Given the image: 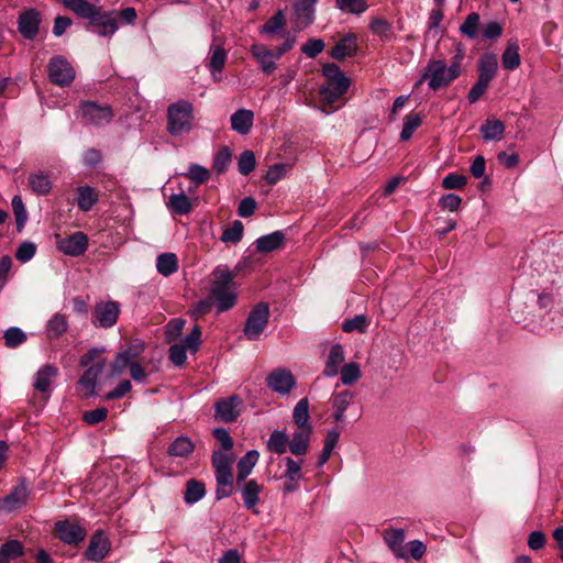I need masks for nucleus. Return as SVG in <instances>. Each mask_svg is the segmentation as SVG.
Segmentation results:
<instances>
[{
  "mask_svg": "<svg viewBox=\"0 0 563 563\" xmlns=\"http://www.w3.org/2000/svg\"><path fill=\"white\" fill-rule=\"evenodd\" d=\"M289 446V438L285 431L274 430L267 441V449L276 454H284Z\"/></svg>",
  "mask_w": 563,
  "mask_h": 563,
  "instance_id": "obj_42",
  "label": "nucleus"
},
{
  "mask_svg": "<svg viewBox=\"0 0 563 563\" xmlns=\"http://www.w3.org/2000/svg\"><path fill=\"white\" fill-rule=\"evenodd\" d=\"M131 363H133L132 358L120 350L111 364V376L121 375Z\"/></svg>",
  "mask_w": 563,
  "mask_h": 563,
  "instance_id": "obj_62",
  "label": "nucleus"
},
{
  "mask_svg": "<svg viewBox=\"0 0 563 563\" xmlns=\"http://www.w3.org/2000/svg\"><path fill=\"white\" fill-rule=\"evenodd\" d=\"M231 158V152L227 146L220 148L214 156L212 168L217 174H223L228 169Z\"/></svg>",
  "mask_w": 563,
  "mask_h": 563,
  "instance_id": "obj_54",
  "label": "nucleus"
},
{
  "mask_svg": "<svg viewBox=\"0 0 563 563\" xmlns=\"http://www.w3.org/2000/svg\"><path fill=\"white\" fill-rule=\"evenodd\" d=\"M110 551V541L102 531H97L90 539L85 552L86 559L93 562L102 561Z\"/></svg>",
  "mask_w": 563,
  "mask_h": 563,
  "instance_id": "obj_15",
  "label": "nucleus"
},
{
  "mask_svg": "<svg viewBox=\"0 0 563 563\" xmlns=\"http://www.w3.org/2000/svg\"><path fill=\"white\" fill-rule=\"evenodd\" d=\"M350 80L328 81L319 90V96L324 106H332L349 89Z\"/></svg>",
  "mask_w": 563,
  "mask_h": 563,
  "instance_id": "obj_18",
  "label": "nucleus"
},
{
  "mask_svg": "<svg viewBox=\"0 0 563 563\" xmlns=\"http://www.w3.org/2000/svg\"><path fill=\"white\" fill-rule=\"evenodd\" d=\"M255 164H256V161H255L254 153L250 150L244 151L240 155L239 162H238V167H239L240 174H242L244 176L249 175L251 172L254 170Z\"/></svg>",
  "mask_w": 563,
  "mask_h": 563,
  "instance_id": "obj_57",
  "label": "nucleus"
},
{
  "mask_svg": "<svg viewBox=\"0 0 563 563\" xmlns=\"http://www.w3.org/2000/svg\"><path fill=\"white\" fill-rule=\"evenodd\" d=\"M250 52L263 73L271 75L275 71L277 66L272 57L271 48L268 46L255 43L251 46Z\"/></svg>",
  "mask_w": 563,
  "mask_h": 563,
  "instance_id": "obj_22",
  "label": "nucleus"
},
{
  "mask_svg": "<svg viewBox=\"0 0 563 563\" xmlns=\"http://www.w3.org/2000/svg\"><path fill=\"white\" fill-rule=\"evenodd\" d=\"M187 176L198 186L206 183L210 177V172L198 164H191Z\"/></svg>",
  "mask_w": 563,
  "mask_h": 563,
  "instance_id": "obj_64",
  "label": "nucleus"
},
{
  "mask_svg": "<svg viewBox=\"0 0 563 563\" xmlns=\"http://www.w3.org/2000/svg\"><path fill=\"white\" fill-rule=\"evenodd\" d=\"M184 325H185V320H183L180 318L172 319L166 325V331H165L166 341L168 343H173L174 341H176L180 336V334L184 330Z\"/></svg>",
  "mask_w": 563,
  "mask_h": 563,
  "instance_id": "obj_58",
  "label": "nucleus"
},
{
  "mask_svg": "<svg viewBox=\"0 0 563 563\" xmlns=\"http://www.w3.org/2000/svg\"><path fill=\"white\" fill-rule=\"evenodd\" d=\"M309 401L307 398H301L295 406L292 411L294 423L298 428H309Z\"/></svg>",
  "mask_w": 563,
  "mask_h": 563,
  "instance_id": "obj_44",
  "label": "nucleus"
},
{
  "mask_svg": "<svg viewBox=\"0 0 563 563\" xmlns=\"http://www.w3.org/2000/svg\"><path fill=\"white\" fill-rule=\"evenodd\" d=\"M194 106L187 100H178L167 109V130L172 135H180L191 130Z\"/></svg>",
  "mask_w": 563,
  "mask_h": 563,
  "instance_id": "obj_4",
  "label": "nucleus"
},
{
  "mask_svg": "<svg viewBox=\"0 0 563 563\" xmlns=\"http://www.w3.org/2000/svg\"><path fill=\"white\" fill-rule=\"evenodd\" d=\"M26 334L18 327H11L4 332V344L7 347L15 349L26 341Z\"/></svg>",
  "mask_w": 563,
  "mask_h": 563,
  "instance_id": "obj_53",
  "label": "nucleus"
},
{
  "mask_svg": "<svg viewBox=\"0 0 563 563\" xmlns=\"http://www.w3.org/2000/svg\"><path fill=\"white\" fill-rule=\"evenodd\" d=\"M30 494L31 490L25 478H21L19 484L2 499V508L11 512L24 507L29 500Z\"/></svg>",
  "mask_w": 563,
  "mask_h": 563,
  "instance_id": "obj_12",
  "label": "nucleus"
},
{
  "mask_svg": "<svg viewBox=\"0 0 563 563\" xmlns=\"http://www.w3.org/2000/svg\"><path fill=\"white\" fill-rule=\"evenodd\" d=\"M285 27L286 15L282 10H278L260 27V33L271 38L276 36L283 38V33H289Z\"/></svg>",
  "mask_w": 563,
  "mask_h": 563,
  "instance_id": "obj_20",
  "label": "nucleus"
},
{
  "mask_svg": "<svg viewBox=\"0 0 563 563\" xmlns=\"http://www.w3.org/2000/svg\"><path fill=\"white\" fill-rule=\"evenodd\" d=\"M260 453L257 450L247 451L238 462L236 470V483L241 485L245 482L247 476L252 473L254 466L258 462Z\"/></svg>",
  "mask_w": 563,
  "mask_h": 563,
  "instance_id": "obj_25",
  "label": "nucleus"
},
{
  "mask_svg": "<svg viewBox=\"0 0 563 563\" xmlns=\"http://www.w3.org/2000/svg\"><path fill=\"white\" fill-rule=\"evenodd\" d=\"M36 253V245L33 242L24 241L22 242L16 251H15V258L21 263H26L31 261Z\"/></svg>",
  "mask_w": 563,
  "mask_h": 563,
  "instance_id": "obj_59",
  "label": "nucleus"
},
{
  "mask_svg": "<svg viewBox=\"0 0 563 563\" xmlns=\"http://www.w3.org/2000/svg\"><path fill=\"white\" fill-rule=\"evenodd\" d=\"M242 405L243 400L238 395L221 398L214 404V417L225 423L233 422L239 418Z\"/></svg>",
  "mask_w": 563,
  "mask_h": 563,
  "instance_id": "obj_9",
  "label": "nucleus"
},
{
  "mask_svg": "<svg viewBox=\"0 0 563 563\" xmlns=\"http://www.w3.org/2000/svg\"><path fill=\"white\" fill-rule=\"evenodd\" d=\"M285 463H286V471H285V477L286 479H290V481H300L302 475H301V465H302V461L301 460H294L292 457H285Z\"/></svg>",
  "mask_w": 563,
  "mask_h": 563,
  "instance_id": "obj_61",
  "label": "nucleus"
},
{
  "mask_svg": "<svg viewBox=\"0 0 563 563\" xmlns=\"http://www.w3.org/2000/svg\"><path fill=\"white\" fill-rule=\"evenodd\" d=\"M285 243V234L282 231L262 235L255 241L257 252L268 253L283 247Z\"/></svg>",
  "mask_w": 563,
  "mask_h": 563,
  "instance_id": "obj_28",
  "label": "nucleus"
},
{
  "mask_svg": "<svg viewBox=\"0 0 563 563\" xmlns=\"http://www.w3.org/2000/svg\"><path fill=\"white\" fill-rule=\"evenodd\" d=\"M317 1L318 0H295V14L300 26L306 27L313 22Z\"/></svg>",
  "mask_w": 563,
  "mask_h": 563,
  "instance_id": "obj_26",
  "label": "nucleus"
},
{
  "mask_svg": "<svg viewBox=\"0 0 563 563\" xmlns=\"http://www.w3.org/2000/svg\"><path fill=\"white\" fill-rule=\"evenodd\" d=\"M167 207L174 213L184 216V214H188L191 211L192 203H191L190 199L185 194H183V192L181 194H173L169 197Z\"/></svg>",
  "mask_w": 563,
  "mask_h": 563,
  "instance_id": "obj_41",
  "label": "nucleus"
},
{
  "mask_svg": "<svg viewBox=\"0 0 563 563\" xmlns=\"http://www.w3.org/2000/svg\"><path fill=\"white\" fill-rule=\"evenodd\" d=\"M422 118L419 113H409L404 119L402 130L400 132V140L408 141L415 131L421 125Z\"/></svg>",
  "mask_w": 563,
  "mask_h": 563,
  "instance_id": "obj_47",
  "label": "nucleus"
},
{
  "mask_svg": "<svg viewBox=\"0 0 563 563\" xmlns=\"http://www.w3.org/2000/svg\"><path fill=\"white\" fill-rule=\"evenodd\" d=\"M269 307L265 302H260L249 312L244 324V335L247 340H258L268 324Z\"/></svg>",
  "mask_w": 563,
  "mask_h": 563,
  "instance_id": "obj_8",
  "label": "nucleus"
},
{
  "mask_svg": "<svg viewBox=\"0 0 563 563\" xmlns=\"http://www.w3.org/2000/svg\"><path fill=\"white\" fill-rule=\"evenodd\" d=\"M339 373L341 374V383L350 386L357 382L361 377V367L357 363L351 362L343 365Z\"/></svg>",
  "mask_w": 563,
  "mask_h": 563,
  "instance_id": "obj_49",
  "label": "nucleus"
},
{
  "mask_svg": "<svg viewBox=\"0 0 563 563\" xmlns=\"http://www.w3.org/2000/svg\"><path fill=\"white\" fill-rule=\"evenodd\" d=\"M497 59L494 55H484L478 63V75L493 80L497 71Z\"/></svg>",
  "mask_w": 563,
  "mask_h": 563,
  "instance_id": "obj_50",
  "label": "nucleus"
},
{
  "mask_svg": "<svg viewBox=\"0 0 563 563\" xmlns=\"http://www.w3.org/2000/svg\"><path fill=\"white\" fill-rule=\"evenodd\" d=\"M23 554V545L16 540L5 542L0 547V563H9Z\"/></svg>",
  "mask_w": 563,
  "mask_h": 563,
  "instance_id": "obj_45",
  "label": "nucleus"
},
{
  "mask_svg": "<svg viewBox=\"0 0 563 563\" xmlns=\"http://www.w3.org/2000/svg\"><path fill=\"white\" fill-rule=\"evenodd\" d=\"M384 541L398 558L406 556L402 549V543L405 541V532L402 529L386 530L384 532Z\"/></svg>",
  "mask_w": 563,
  "mask_h": 563,
  "instance_id": "obj_34",
  "label": "nucleus"
},
{
  "mask_svg": "<svg viewBox=\"0 0 563 563\" xmlns=\"http://www.w3.org/2000/svg\"><path fill=\"white\" fill-rule=\"evenodd\" d=\"M206 494L205 485L196 479H189L185 489V501L187 504H195L199 501Z\"/></svg>",
  "mask_w": 563,
  "mask_h": 563,
  "instance_id": "obj_46",
  "label": "nucleus"
},
{
  "mask_svg": "<svg viewBox=\"0 0 563 563\" xmlns=\"http://www.w3.org/2000/svg\"><path fill=\"white\" fill-rule=\"evenodd\" d=\"M244 227L240 220H235L230 228H227L222 235L221 241L224 243H239L243 238Z\"/></svg>",
  "mask_w": 563,
  "mask_h": 563,
  "instance_id": "obj_51",
  "label": "nucleus"
},
{
  "mask_svg": "<svg viewBox=\"0 0 563 563\" xmlns=\"http://www.w3.org/2000/svg\"><path fill=\"white\" fill-rule=\"evenodd\" d=\"M311 434L312 427L298 428L289 440V451L297 456L305 455L309 449Z\"/></svg>",
  "mask_w": 563,
  "mask_h": 563,
  "instance_id": "obj_23",
  "label": "nucleus"
},
{
  "mask_svg": "<svg viewBox=\"0 0 563 563\" xmlns=\"http://www.w3.org/2000/svg\"><path fill=\"white\" fill-rule=\"evenodd\" d=\"M345 360V354L341 344H334L330 349L328 360L323 369V375L334 377L338 375L340 366Z\"/></svg>",
  "mask_w": 563,
  "mask_h": 563,
  "instance_id": "obj_30",
  "label": "nucleus"
},
{
  "mask_svg": "<svg viewBox=\"0 0 563 563\" xmlns=\"http://www.w3.org/2000/svg\"><path fill=\"white\" fill-rule=\"evenodd\" d=\"M56 246L65 255L74 257L80 256L88 249V236L81 231H77L65 238L57 235Z\"/></svg>",
  "mask_w": 563,
  "mask_h": 563,
  "instance_id": "obj_10",
  "label": "nucleus"
},
{
  "mask_svg": "<svg viewBox=\"0 0 563 563\" xmlns=\"http://www.w3.org/2000/svg\"><path fill=\"white\" fill-rule=\"evenodd\" d=\"M353 394L349 390H344L342 393H338L333 395L332 397V408L334 409V412L332 415L334 421L340 422L344 418V412L350 406Z\"/></svg>",
  "mask_w": 563,
  "mask_h": 563,
  "instance_id": "obj_33",
  "label": "nucleus"
},
{
  "mask_svg": "<svg viewBox=\"0 0 563 563\" xmlns=\"http://www.w3.org/2000/svg\"><path fill=\"white\" fill-rule=\"evenodd\" d=\"M78 117L85 124L101 126L112 120L113 111L109 104H100L95 101H81L78 108Z\"/></svg>",
  "mask_w": 563,
  "mask_h": 563,
  "instance_id": "obj_7",
  "label": "nucleus"
},
{
  "mask_svg": "<svg viewBox=\"0 0 563 563\" xmlns=\"http://www.w3.org/2000/svg\"><path fill=\"white\" fill-rule=\"evenodd\" d=\"M210 58H209V69L211 71L212 78L214 81H219L220 77L217 74H220L224 68L227 62V51L220 44H212L210 46Z\"/></svg>",
  "mask_w": 563,
  "mask_h": 563,
  "instance_id": "obj_29",
  "label": "nucleus"
},
{
  "mask_svg": "<svg viewBox=\"0 0 563 563\" xmlns=\"http://www.w3.org/2000/svg\"><path fill=\"white\" fill-rule=\"evenodd\" d=\"M68 330L67 317L63 313H55L47 322L46 333L49 339H57Z\"/></svg>",
  "mask_w": 563,
  "mask_h": 563,
  "instance_id": "obj_36",
  "label": "nucleus"
},
{
  "mask_svg": "<svg viewBox=\"0 0 563 563\" xmlns=\"http://www.w3.org/2000/svg\"><path fill=\"white\" fill-rule=\"evenodd\" d=\"M18 30L26 40H33L40 30L41 14L35 9L22 12L18 21Z\"/></svg>",
  "mask_w": 563,
  "mask_h": 563,
  "instance_id": "obj_14",
  "label": "nucleus"
},
{
  "mask_svg": "<svg viewBox=\"0 0 563 563\" xmlns=\"http://www.w3.org/2000/svg\"><path fill=\"white\" fill-rule=\"evenodd\" d=\"M194 443L187 437L176 438L168 448V454L175 457H187L194 451Z\"/></svg>",
  "mask_w": 563,
  "mask_h": 563,
  "instance_id": "obj_39",
  "label": "nucleus"
},
{
  "mask_svg": "<svg viewBox=\"0 0 563 563\" xmlns=\"http://www.w3.org/2000/svg\"><path fill=\"white\" fill-rule=\"evenodd\" d=\"M58 369L54 365H44L41 367L34 380V388L41 393H47L51 389V383L54 377L57 376Z\"/></svg>",
  "mask_w": 563,
  "mask_h": 563,
  "instance_id": "obj_31",
  "label": "nucleus"
},
{
  "mask_svg": "<svg viewBox=\"0 0 563 563\" xmlns=\"http://www.w3.org/2000/svg\"><path fill=\"white\" fill-rule=\"evenodd\" d=\"M367 327H368V321H367L366 317L363 314H358L352 319L345 320L342 324V330L344 332H352V331L365 332Z\"/></svg>",
  "mask_w": 563,
  "mask_h": 563,
  "instance_id": "obj_60",
  "label": "nucleus"
},
{
  "mask_svg": "<svg viewBox=\"0 0 563 563\" xmlns=\"http://www.w3.org/2000/svg\"><path fill=\"white\" fill-rule=\"evenodd\" d=\"M457 78L455 73L452 74L451 68L444 59H430L421 76V81L428 80V87L435 91L440 88L448 87Z\"/></svg>",
  "mask_w": 563,
  "mask_h": 563,
  "instance_id": "obj_5",
  "label": "nucleus"
},
{
  "mask_svg": "<svg viewBox=\"0 0 563 563\" xmlns=\"http://www.w3.org/2000/svg\"><path fill=\"white\" fill-rule=\"evenodd\" d=\"M336 5L340 10L353 14H361L367 8L364 0H336Z\"/></svg>",
  "mask_w": 563,
  "mask_h": 563,
  "instance_id": "obj_63",
  "label": "nucleus"
},
{
  "mask_svg": "<svg viewBox=\"0 0 563 563\" xmlns=\"http://www.w3.org/2000/svg\"><path fill=\"white\" fill-rule=\"evenodd\" d=\"M106 350L103 347H91L79 360V365L81 367H87L77 383L79 391L84 397L95 395L97 379L106 366V360L101 358V355Z\"/></svg>",
  "mask_w": 563,
  "mask_h": 563,
  "instance_id": "obj_3",
  "label": "nucleus"
},
{
  "mask_svg": "<svg viewBox=\"0 0 563 563\" xmlns=\"http://www.w3.org/2000/svg\"><path fill=\"white\" fill-rule=\"evenodd\" d=\"M481 16L476 12L470 13L465 21L460 25L459 31L468 40H474L479 33Z\"/></svg>",
  "mask_w": 563,
  "mask_h": 563,
  "instance_id": "obj_43",
  "label": "nucleus"
},
{
  "mask_svg": "<svg viewBox=\"0 0 563 563\" xmlns=\"http://www.w3.org/2000/svg\"><path fill=\"white\" fill-rule=\"evenodd\" d=\"M369 30L383 41H389L393 37V29L390 23L380 18L373 19L369 24Z\"/></svg>",
  "mask_w": 563,
  "mask_h": 563,
  "instance_id": "obj_48",
  "label": "nucleus"
},
{
  "mask_svg": "<svg viewBox=\"0 0 563 563\" xmlns=\"http://www.w3.org/2000/svg\"><path fill=\"white\" fill-rule=\"evenodd\" d=\"M339 438H340V432L338 430L332 429V430L328 431L325 439H324L323 449L321 451V454H320L318 463H317V465L319 467L323 466L329 461L335 445L339 442Z\"/></svg>",
  "mask_w": 563,
  "mask_h": 563,
  "instance_id": "obj_40",
  "label": "nucleus"
},
{
  "mask_svg": "<svg viewBox=\"0 0 563 563\" xmlns=\"http://www.w3.org/2000/svg\"><path fill=\"white\" fill-rule=\"evenodd\" d=\"M234 277L235 274L227 266H217L211 273L209 296L214 302L217 313L228 311L236 303Z\"/></svg>",
  "mask_w": 563,
  "mask_h": 563,
  "instance_id": "obj_2",
  "label": "nucleus"
},
{
  "mask_svg": "<svg viewBox=\"0 0 563 563\" xmlns=\"http://www.w3.org/2000/svg\"><path fill=\"white\" fill-rule=\"evenodd\" d=\"M454 55L450 59L449 67L451 68L452 74L455 73L457 77L462 74V62L465 57V46L462 43L454 44Z\"/></svg>",
  "mask_w": 563,
  "mask_h": 563,
  "instance_id": "obj_56",
  "label": "nucleus"
},
{
  "mask_svg": "<svg viewBox=\"0 0 563 563\" xmlns=\"http://www.w3.org/2000/svg\"><path fill=\"white\" fill-rule=\"evenodd\" d=\"M356 49V36L354 34H347L336 42L331 51V56L334 59L342 60L345 57L353 56Z\"/></svg>",
  "mask_w": 563,
  "mask_h": 563,
  "instance_id": "obj_27",
  "label": "nucleus"
},
{
  "mask_svg": "<svg viewBox=\"0 0 563 563\" xmlns=\"http://www.w3.org/2000/svg\"><path fill=\"white\" fill-rule=\"evenodd\" d=\"M239 486L241 487L240 489L245 508L257 514L255 507L260 501V494L264 489L263 485L258 484L255 479H250L242 482Z\"/></svg>",
  "mask_w": 563,
  "mask_h": 563,
  "instance_id": "obj_21",
  "label": "nucleus"
},
{
  "mask_svg": "<svg viewBox=\"0 0 563 563\" xmlns=\"http://www.w3.org/2000/svg\"><path fill=\"white\" fill-rule=\"evenodd\" d=\"M120 313L119 303L115 301H101L93 309V323L101 328H111L115 324Z\"/></svg>",
  "mask_w": 563,
  "mask_h": 563,
  "instance_id": "obj_11",
  "label": "nucleus"
},
{
  "mask_svg": "<svg viewBox=\"0 0 563 563\" xmlns=\"http://www.w3.org/2000/svg\"><path fill=\"white\" fill-rule=\"evenodd\" d=\"M27 188L36 196H47L53 189L49 173L38 169L27 176Z\"/></svg>",
  "mask_w": 563,
  "mask_h": 563,
  "instance_id": "obj_17",
  "label": "nucleus"
},
{
  "mask_svg": "<svg viewBox=\"0 0 563 563\" xmlns=\"http://www.w3.org/2000/svg\"><path fill=\"white\" fill-rule=\"evenodd\" d=\"M505 129V124L500 120H486L479 131L485 141H496L503 137Z\"/></svg>",
  "mask_w": 563,
  "mask_h": 563,
  "instance_id": "obj_37",
  "label": "nucleus"
},
{
  "mask_svg": "<svg viewBox=\"0 0 563 563\" xmlns=\"http://www.w3.org/2000/svg\"><path fill=\"white\" fill-rule=\"evenodd\" d=\"M47 76L53 85L69 87L76 78V70L65 56L54 55L47 63Z\"/></svg>",
  "mask_w": 563,
  "mask_h": 563,
  "instance_id": "obj_6",
  "label": "nucleus"
},
{
  "mask_svg": "<svg viewBox=\"0 0 563 563\" xmlns=\"http://www.w3.org/2000/svg\"><path fill=\"white\" fill-rule=\"evenodd\" d=\"M98 202V194L95 188L85 185L77 188V206L81 211H89Z\"/></svg>",
  "mask_w": 563,
  "mask_h": 563,
  "instance_id": "obj_32",
  "label": "nucleus"
},
{
  "mask_svg": "<svg viewBox=\"0 0 563 563\" xmlns=\"http://www.w3.org/2000/svg\"><path fill=\"white\" fill-rule=\"evenodd\" d=\"M501 64L505 69L514 70L520 66L519 44L510 41L501 55Z\"/></svg>",
  "mask_w": 563,
  "mask_h": 563,
  "instance_id": "obj_38",
  "label": "nucleus"
},
{
  "mask_svg": "<svg viewBox=\"0 0 563 563\" xmlns=\"http://www.w3.org/2000/svg\"><path fill=\"white\" fill-rule=\"evenodd\" d=\"M11 205L15 217L16 229L18 231H21L24 228L25 222L27 220V211L25 209L21 196H14L12 198Z\"/></svg>",
  "mask_w": 563,
  "mask_h": 563,
  "instance_id": "obj_52",
  "label": "nucleus"
},
{
  "mask_svg": "<svg viewBox=\"0 0 563 563\" xmlns=\"http://www.w3.org/2000/svg\"><path fill=\"white\" fill-rule=\"evenodd\" d=\"M234 461V456L231 453L214 451L211 456L212 467L214 468L216 479L218 478H231L233 477L232 473V463Z\"/></svg>",
  "mask_w": 563,
  "mask_h": 563,
  "instance_id": "obj_19",
  "label": "nucleus"
},
{
  "mask_svg": "<svg viewBox=\"0 0 563 563\" xmlns=\"http://www.w3.org/2000/svg\"><path fill=\"white\" fill-rule=\"evenodd\" d=\"M55 532L63 542L68 544H77L86 537V530L80 525L69 521L56 522Z\"/></svg>",
  "mask_w": 563,
  "mask_h": 563,
  "instance_id": "obj_16",
  "label": "nucleus"
},
{
  "mask_svg": "<svg viewBox=\"0 0 563 563\" xmlns=\"http://www.w3.org/2000/svg\"><path fill=\"white\" fill-rule=\"evenodd\" d=\"M267 386L280 395H288L296 385V380L290 371L286 368L275 369L268 374Z\"/></svg>",
  "mask_w": 563,
  "mask_h": 563,
  "instance_id": "obj_13",
  "label": "nucleus"
},
{
  "mask_svg": "<svg viewBox=\"0 0 563 563\" xmlns=\"http://www.w3.org/2000/svg\"><path fill=\"white\" fill-rule=\"evenodd\" d=\"M253 121V111L244 108L236 110L230 118L231 129L242 135H246L251 131Z\"/></svg>",
  "mask_w": 563,
  "mask_h": 563,
  "instance_id": "obj_24",
  "label": "nucleus"
},
{
  "mask_svg": "<svg viewBox=\"0 0 563 563\" xmlns=\"http://www.w3.org/2000/svg\"><path fill=\"white\" fill-rule=\"evenodd\" d=\"M63 4L79 18L88 20L89 26L95 27L101 36H111L118 30L113 12L102 11L88 0H63Z\"/></svg>",
  "mask_w": 563,
  "mask_h": 563,
  "instance_id": "obj_1",
  "label": "nucleus"
},
{
  "mask_svg": "<svg viewBox=\"0 0 563 563\" xmlns=\"http://www.w3.org/2000/svg\"><path fill=\"white\" fill-rule=\"evenodd\" d=\"M492 80L478 75L477 81L473 85L467 95L470 103H475L486 92Z\"/></svg>",
  "mask_w": 563,
  "mask_h": 563,
  "instance_id": "obj_55",
  "label": "nucleus"
},
{
  "mask_svg": "<svg viewBox=\"0 0 563 563\" xmlns=\"http://www.w3.org/2000/svg\"><path fill=\"white\" fill-rule=\"evenodd\" d=\"M178 267V258L174 253H163L156 258V269L161 275L165 277L176 273Z\"/></svg>",
  "mask_w": 563,
  "mask_h": 563,
  "instance_id": "obj_35",
  "label": "nucleus"
}]
</instances>
